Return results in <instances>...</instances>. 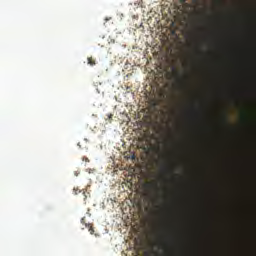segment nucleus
Masks as SVG:
<instances>
[{
    "instance_id": "obj_1",
    "label": "nucleus",
    "mask_w": 256,
    "mask_h": 256,
    "mask_svg": "<svg viewBox=\"0 0 256 256\" xmlns=\"http://www.w3.org/2000/svg\"><path fill=\"white\" fill-rule=\"evenodd\" d=\"M145 186L149 190H156V192H158V190H159L158 184H154L153 182H147V184H145Z\"/></svg>"
},
{
    "instance_id": "obj_2",
    "label": "nucleus",
    "mask_w": 256,
    "mask_h": 256,
    "mask_svg": "<svg viewBox=\"0 0 256 256\" xmlns=\"http://www.w3.org/2000/svg\"><path fill=\"white\" fill-rule=\"evenodd\" d=\"M85 226H86L87 228H89V232H90V234H94V233H95V230H94V228H93V225H92V224H85Z\"/></svg>"
},
{
    "instance_id": "obj_3",
    "label": "nucleus",
    "mask_w": 256,
    "mask_h": 256,
    "mask_svg": "<svg viewBox=\"0 0 256 256\" xmlns=\"http://www.w3.org/2000/svg\"><path fill=\"white\" fill-rule=\"evenodd\" d=\"M88 63L89 65H95V60H93V58H88Z\"/></svg>"
},
{
    "instance_id": "obj_4",
    "label": "nucleus",
    "mask_w": 256,
    "mask_h": 256,
    "mask_svg": "<svg viewBox=\"0 0 256 256\" xmlns=\"http://www.w3.org/2000/svg\"><path fill=\"white\" fill-rule=\"evenodd\" d=\"M223 121L225 125H228V117L226 114L223 116Z\"/></svg>"
},
{
    "instance_id": "obj_5",
    "label": "nucleus",
    "mask_w": 256,
    "mask_h": 256,
    "mask_svg": "<svg viewBox=\"0 0 256 256\" xmlns=\"http://www.w3.org/2000/svg\"><path fill=\"white\" fill-rule=\"evenodd\" d=\"M83 161H85L86 163H89V158L83 157Z\"/></svg>"
},
{
    "instance_id": "obj_6",
    "label": "nucleus",
    "mask_w": 256,
    "mask_h": 256,
    "mask_svg": "<svg viewBox=\"0 0 256 256\" xmlns=\"http://www.w3.org/2000/svg\"><path fill=\"white\" fill-rule=\"evenodd\" d=\"M130 158L132 159V161H134V159H136L135 155H131Z\"/></svg>"
},
{
    "instance_id": "obj_7",
    "label": "nucleus",
    "mask_w": 256,
    "mask_h": 256,
    "mask_svg": "<svg viewBox=\"0 0 256 256\" xmlns=\"http://www.w3.org/2000/svg\"><path fill=\"white\" fill-rule=\"evenodd\" d=\"M81 222H82V224H84L85 223V218H82Z\"/></svg>"
},
{
    "instance_id": "obj_8",
    "label": "nucleus",
    "mask_w": 256,
    "mask_h": 256,
    "mask_svg": "<svg viewBox=\"0 0 256 256\" xmlns=\"http://www.w3.org/2000/svg\"><path fill=\"white\" fill-rule=\"evenodd\" d=\"M108 118H109V119H112V114L108 115Z\"/></svg>"
},
{
    "instance_id": "obj_9",
    "label": "nucleus",
    "mask_w": 256,
    "mask_h": 256,
    "mask_svg": "<svg viewBox=\"0 0 256 256\" xmlns=\"http://www.w3.org/2000/svg\"><path fill=\"white\" fill-rule=\"evenodd\" d=\"M105 20H106V21H108L109 19H108V18H106Z\"/></svg>"
},
{
    "instance_id": "obj_10",
    "label": "nucleus",
    "mask_w": 256,
    "mask_h": 256,
    "mask_svg": "<svg viewBox=\"0 0 256 256\" xmlns=\"http://www.w3.org/2000/svg\"><path fill=\"white\" fill-rule=\"evenodd\" d=\"M164 248H167V246H166V245H164Z\"/></svg>"
}]
</instances>
